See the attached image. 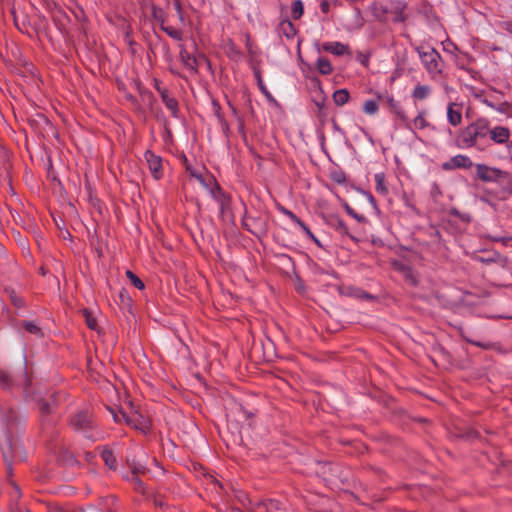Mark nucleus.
Segmentation results:
<instances>
[{
    "label": "nucleus",
    "instance_id": "1",
    "mask_svg": "<svg viewBox=\"0 0 512 512\" xmlns=\"http://www.w3.org/2000/svg\"><path fill=\"white\" fill-rule=\"evenodd\" d=\"M23 431L17 413L8 405L0 407V449L9 475H12V465L27 458L18 434Z\"/></svg>",
    "mask_w": 512,
    "mask_h": 512
},
{
    "label": "nucleus",
    "instance_id": "2",
    "mask_svg": "<svg viewBox=\"0 0 512 512\" xmlns=\"http://www.w3.org/2000/svg\"><path fill=\"white\" fill-rule=\"evenodd\" d=\"M488 132L489 120L478 118L459 132L457 146L462 149L474 147L478 140L484 139L488 135Z\"/></svg>",
    "mask_w": 512,
    "mask_h": 512
},
{
    "label": "nucleus",
    "instance_id": "3",
    "mask_svg": "<svg viewBox=\"0 0 512 512\" xmlns=\"http://www.w3.org/2000/svg\"><path fill=\"white\" fill-rule=\"evenodd\" d=\"M416 51L430 77L432 79L439 77L444 69V61L440 53L430 46H419Z\"/></svg>",
    "mask_w": 512,
    "mask_h": 512
},
{
    "label": "nucleus",
    "instance_id": "4",
    "mask_svg": "<svg viewBox=\"0 0 512 512\" xmlns=\"http://www.w3.org/2000/svg\"><path fill=\"white\" fill-rule=\"evenodd\" d=\"M71 428L81 433L86 439L96 441V425L91 412L86 410L77 411L70 419Z\"/></svg>",
    "mask_w": 512,
    "mask_h": 512
},
{
    "label": "nucleus",
    "instance_id": "5",
    "mask_svg": "<svg viewBox=\"0 0 512 512\" xmlns=\"http://www.w3.org/2000/svg\"><path fill=\"white\" fill-rule=\"evenodd\" d=\"M476 175L483 182L504 181L509 178L507 171L496 167H490L485 164H476Z\"/></svg>",
    "mask_w": 512,
    "mask_h": 512
},
{
    "label": "nucleus",
    "instance_id": "6",
    "mask_svg": "<svg viewBox=\"0 0 512 512\" xmlns=\"http://www.w3.org/2000/svg\"><path fill=\"white\" fill-rule=\"evenodd\" d=\"M30 384V380L26 374V372H23L17 377L11 378L10 374L0 369V385L4 389H11L14 386L21 387L23 389H26Z\"/></svg>",
    "mask_w": 512,
    "mask_h": 512
},
{
    "label": "nucleus",
    "instance_id": "7",
    "mask_svg": "<svg viewBox=\"0 0 512 512\" xmlns=\"http://www.w3.org/2000/svg\"><path fill=\"white\" fill-rule=\"evenodd\" d=\"M473 165L471 159L462 154L455 155L450 158L448 161L442 163L441 167L445 171H451L458 168L469 169Z\"/></svg>",
    "mask_w": 512,
    "mask_h": 512
},
{
    "label": "nucleus",
    "instance_id": "8",
    "mask_svg": "<svg viewBox=\"0 0 512 512\" xmlns=\"http://www.w3.org/2000/svg\"><path fill=\"white\" fill-rule=\"evenodd\" d=\"M145 159L153 178L159 180L162 177L161 157L148 150L145 152Z\"/></svg>",
    "mask_w": 512,
    "mask_h": 512
},
{
    "label": "nucleus",
    "instance_id": "9",
    "mask_svg": "<svg viewBox=\"0 0 512 512\" xmlns=\"http://www.w3.org/2000/svg\"><path fill=\"white\" fill-rule=\"evenodd\" d=\"M488 134L490 139L496 144H508L511 136L510 130L504 126H495L493 128L489 127Z\"/></svg>",
    "mask_w": 512,
    "mask_h": 512
},
{
    "label": "nucleus",
    "instance_id": "10",
    "mask_svg": "<svg viewBox=\"0 0 512 512\" xmlns=\"http://www.w3.org/2000/svg\"><path fill=\"white\" fill-rule=\"evenodd\" d=\"M322 50L336 56L350 55V48L347 44L338 41L325 42L322 44Z\"/></svg>",
    "mask_w": 512,
    "mask_h": 512
},
{
    "label": "nucleus",
    "instance_id": "11",
    "mask_svg": "<svg viewBox=\"0 0 512 512\" xmlns=\"http://www.w3.org/2000/svg\"><path fill=\"white\" fill-rule=\"evenodd\" d=\"M447 121L450 125L456 127L462 122V105L450 102L447 106Z\"/></svg>",
    "mask_w": 512,
    "mask_h": 512
},
{
    "label": "nucleus",
    "instance_id": "12",
    "mask_svg": "<svg viewBox=\"0 0 512 512\" xmlns=\"http://www.w3.org/2000/svg\"><path fill=\"white\" fill-rule=\"evenodd\" d=\"M180 60L182 64L191 72L196 73L198 71V63L195 56L187 51V49L181 45L180 46Z\"/></svg>",
    "mask_w": 512,
    "mask_h": 512
},
{
    "label": "nucleus",
    "instance_id": "13",
    "mask_svg": "<svg viewBox=\"0 0 512 512\" xmlns=\"http://www.w3.org/2000/svg\"><path fill=\"white\" fill-rule=\"evenodd\" d=\"M157 90L161 96V99L163 103L165 104L166 108L171 111V114L173 117H177L178 114V102L177 100L170 96L169 92L165 88L157 87Z\"/></svg>",
    "mask_w": 512,
    "mask_h": 512
},
{
    "label": "nucleus",
    "instance_id": "14",
    "mask_svg": "<svg viewBox=\"0 0 512 512\" xmlns=\"http://www.w3.org/2000/svg\"><path fill=\"white\" fill-rule=\"evenodd\" d=\"M386 102L388 106L390 107L391 111L405 124L406 127H410L409 125V118L403 111L400 104L394 99L393 96H387Z\"/></svg>",
    "mask_w": 512,
    "mask_h": 512
},
{
    "label": "nucleus",
    "instance_id": "15",
    "mask_svg": "<svg viewBox=\"0 0 512 512\" xmlns=\"http://www.w3.org/2000/svg\"><path fill=\"white\" fill-rule=\"evenodd\" d=\"M278 31L281 35L286 37L287 39H293L296 36L297 30L288 18H283L280 20L278 25Z\"/></svg>",
    "mask_w": 512,
    "mask_h": 512
},
{
    "label": "nucleus",
    "instance_id": "16",
    "mask_svg": "<svg viewBox=\"0 0 512 512\" xmlns=\"http://www.w3.org/2000/svg\"><path fill=\"white\" fill-rule=\"evenodd\" d=\"M391 9L395 13V22H404L407 19L405 14L406 3L401 0H391Z\"/></svg>",
    "mask_w": 512,
    "mask_h": 512
},
{
    "label": "nucleus",
    "instance_id": "17",
    "mask_svg": "<svg viewBox=\"0 0 512 512\" xmlns=\"http://www.w3.org/2000/svg\"><path fill=\"white\" fill-rule=\"evenodd\" d=\"M281 212H282V214L287 216L293 223H295V225H298L307 237H313V233L310 230V228L300 218H298L292 211H290L286 208H281Z\"/></svg>",
    "mask_w": 512,
    "mask_h": 512
},
{
    "label": "nucleus",
    "instance_id": "18",
    "mask_svg": "<svg viewBox=\"0 0 512 512\" xmlns=\"http://www.w3.org/2000/svg\"><path fill=\"white\" fill-rule=\"evenodd\" d=\"M425 116H426L425 110L419 111L417 116L413 120L409 119L410 127H408V128L411 130L412 129L422 130V129L427 128L429 126V122L426 120Z\"/></svg>",
    "mask_w": 512,
    "mask_h": 512
},
{
    "label": "nucleus",
    "instance_id": "19",
    "mask_svg": "<svg viewBox=\"0 0 512 512\" xmlns=\"http://www.w3.org/2000/svg\"><path fill=\"white\" fill-rule=\"evenodd\" d=\"M432 93V89L429 85L417 84L412 91V98L415 100H425Z\"/></svg>",
    "mask_w": 512,
    "mask_h": 512
},
{
    "label": "nucleus",
    "instance_id": "20",
    "mask_svg": "<svg viewBox=\"0 0 512 512\" xmlns=\"http://www.w3.org/2000/svg\"><path fill=\"white\" fill-rule=\"evenodd\" d=\"M374 180L375 190L382 196H387L389 194V189L385 181V174L383 172L376 173L374 175Z\"/></svg>",
    "mask_w": 512,
    "mask_h": 512
},
{
    "label": "nucleus",
    "instance_id": "21",
    "mask_svg": "<svg viewBox=\"0 0 512 512\" xmlns=\"http://www.w3.org/2000/svg\"><path fill=\"white\" fill-rule=\"evenodd\" d=\"M52 400L48 401L46 399H42L38 403L39 411L42 416H46L52 414L54 411V407L56 405V401L53 396L50 397Z\"/></svg>",
    "mask_w": 512,
    "mask_h": 512
},
{
    "label": "nucleus",
    "instance_id": "22",
    "mask_svg": "<svg viewBox=\"0 0 512 512\" xmlns=\"http://www.w3.org/2000/svg\"><path fill=\"white\" fill-rule=\"evenodd\" d=\"M317 70L322 75H330L333 72V66L329 59L325 57H319L316 62Z\"/></svg>",
    "mask_w": 512,
    "mask_h": 512
},
{
    "label": "nucleus",
    "instance_id": "23",
    "mask_svg": "<svg viewBox=\"0 0 512 512\" xmlns=\"http://www.w3.org/2000/svg\"><path fill=\"white\" fill-rule=\"evenodd\" d=\"M333 101L334 103L337 105V106H343L345 105L349 99H350V95H349V92L347 89H339V90H336L334 93H333Z\"/></svg>",
    "mask_w": 512,
    "mask_h": 512
},
{
    "label": "nucleus",
    "instance_id": "24",
    "mask_svg": "<svg viewBox=\"0 0 512 512\" xmlns=\"http://www.w3.org/2000/svg\"><path fill=\"white\" fill-rule=\"evenodd\" d=\"M101 457L103 459V461L105 462V464L110 468V469H113L115 470L117 468V461H116V458L113 454V452L108 449V448H104L101 452Z\"/></svg>",
    "mask_w": 512,
    "mask_h": 512
},
{
    "label": "nucleus",
    "instance_id": "25",
    "mask_svg": "<svg viewBox=\"0 0 512 512\" xmlns=\"http://www.w3.org/2000/svg\"><path fill=\"white\" fill-rule=\"evenodd\" d=\"M370 10L373 16L378 20H383L388 13V8L378 2L372 3Z\"/></svg>",
    "mask_w": 512,
    "mask_h": 512
},
{
    "label": "nucleus",
    "instance_id": "26",
    "mask_svg": "<svg viewBox=\"0 0 512 512\" xmlns=\"http://www.w3.org/2000/svg\"><path fill=\"white\" fill-rule=\"evenodd\" d=\"M22 326L27 332H29L30 334H32L38 338H41L44 336L42 329L35 322L23 321Z\"/></svg>",
    "mask_w": 512,
    "mask_h": 512
},
{
    "label": "nucleus",
    "instance_id": "27",
    "mask_svg": "<svg viewBox=\"0 0 512 512\" xmlns=\"http://www.w3.org/2000/svg\"><path fill=\"white\" fill-rule=\"evenodd\" d=\"M304 13V6L301 0H295L291 5V17L294 20H298L302 17Z\"/></svg>",
    "mask_w": 512,
    "mask_h": 512
},
{
    "label": "nucleus",
    "instance_id": "28",
    "mask_svg": "<svg viewBox=\"0 0 512 512\" xmlns=\"http://www.w3.org/2000/svg\"><path fill=\"white\" fill-rule=\"evenodd\" d=\"M379 110V105L377 100L369 99L366 100L363 104V112L367 115H375Z\"/></svg>",
    "mask_w": 512,
    "mask_h": 512
},
{
    "label": "nucleus",
    "instance_id": "29",
    "mask_svg": "<svg viewBox=\"0 0 512 512\" xmlns=\"http://www.w3.org/2000/svg\"><path fill=\"white\" fill-rule=\"evenodd\" d=\"M333 227L338 233H340L342 235H349L348 227H347L346 223L341 218H339V217L333 218Z\"/></svg>",
    "mask_w": 512,
    "mask_h": 512
},
{
    "label": "nucleus",
    "instance_id": "30",
    "mask_svg": "<svg viewBox=\"0 0 512 512\" xmlns=\"http://www.w3.org/2000/svg\"><path fill=\"white\" fill-rule=\"evenodd\" d=\"M82 314L85 318L87 326L92 330H96L98 328V324L93 314L88 309H83Z\"/></svg>",
    "mask_w": 512,
    "mask_h": 512
},
{
    "label": "nucleus",
    "instance_id": "31",
    "mask_svg": "<svg viewBox=\"0 0 512 512\" xmlns=\"http://www.w3.org/2000/svg\"><path fill=\"white\" fill-rule=\"evenodd\" d=\"M161 29L172 39L181 41L182 40V33L180 30L175 29L172 26H165L161 25Z\"/></svg>",
    "mask_w": 512,
    "mask_h": 512
},
{
    "label": "nucleus",
    "instance_id": "32",
    "mask_svg": "<svg viewBox=\"0 0 512 512\" xmlns=\"http://www.w3.org/2000/svg\"><path fill=\"white\" fill-rule=\"evenodd\" d=\"M126 276L130 280L131 284L134 287H136L137 289L143 290L145 288V285H144L143 281L136 274H134L132 271L127 270L126 271Z\"/></svg>",
    "mask_w": 512,
    "mask_h": 512
},
{
    "label": "nucleus",
    "instance_id": "33",
    "mask_svg": "<svg viewBox=\"0 0 512 512\" xmlns=\"http://www.w3.org/2000/svg\"><path fill=\"white\" fill-rule=\"evenodd\" d=\"M152 16L155 20L159 21L161 25L165 23V13L162 9L152 6Z\"/></svg>",
    "mask_w": 512,
    "mask_h": 512
},
{
    "label": "nucleus",
    "instance_id": "34",
    "mask_svg": "<svg viewBox=\"0 0 512 512\" xmlns=\"http://www.w3.org/2000/svg\"><path fill=\"white\" fill-rule=\"evenodd\" d=\"M131 482L134 485L136 491L144 493V483L139 477H137L136 475H132Z\"/></svg>",
    "mask_w": 512,
    "mask_h": 512
},
{
    "label": "nucleus",
    "instance_id": "35",
    "mask_svg": "<svg viewBox=\"0 0 512 512\" xmlns=\"http://www.w3.org/2000/svg\"><path fill=\"white\" fill-rule=\"evenodd\" d=\"M111 413L115 422H120L123 419L127 424L132 423V420L122 411H120L119 414H116L114 410H111Z\"/></svg>",
    "mask_w": 512,
    "mask_h": 512
},
{
    "label": "nucleus",
    "instance_id": "36",
    "mask_svg": "<svg viewBox=\"0 0 512 512\" xmlns=\"http://www.w3.org/2000/svg\"><path fill=\"white\" fill-rule=\"evenodd\" d=\"M173 5H174V8H175V10L177 12L179 21L182 24H184L185 19H184V15H183V12H182L180 1L179 0H173Z\"/></svg>",
    "mask_w": 512,
    "mask_h": 512
},
{
    "label": "nucleus",
    "instance_id": "37",
    "mask_svg": "<svg viewBox=\"0 0 512 512\" xmlns=\"http://www.w3.org/2000/svg\"><path fill=\"white\" fill-rule=\"evenodd\" d=\"M346 212L356 219L358 222H364L366 219L363 215L356 213L349 205H346Z\"/></svg>",
    "mask_w": 512,
    "mask_h": 512
},
{
    "label": "nucleus",
    "instance_id": "38",
    "mask_svg": "<svg viewBox=\"0 0 512 512\" xmlns=\"http://www.w3.org/2000/svg\"><path fill=\"white\" fill-rule=\"evenodd\" d=\"M255 77L257 79V83H258V86H259L260 90L264 94L269 95V92H268V90H267V88H266V86H265V84H264V82L262 80V77H261V74H260L259 71L255 72Z\"/></svg>",
    "mask_w": 512,
    "mask_h": 512
},
{
    "label": "nucleus",
    "instance_id": "39",
    "mask_svg": "<svg viewBox=\"0 0 512 512\" xmlns=\"http://www.w3.org/2000/svg\"><path fill=\"white\" fill-rule=\"evenodd\" d=\"M481 201L496 209V203L492 200L490 192H487L485 196L481 197Z\"/></svg>",
    "mask_w": 512,
    "mask_h": 512
},
{
    "label": "nucleus",
    "instance_id": "40",
    "mask_svg": "<svg viewBox=\"0 0 512 512\" xmlns=\"http://www.w3.org/2000/svg\"><path fill=\"white\" fill-rule=\"evenodd\" d=\"M191 176L194 177L202 186L208 187V185L205 182V179L201 173L192 171Z\"/></svg>",
    "mask_w": 512,
    "mask_h": 512
},
{
    "label": "nucleus",
    "instance_id": "41",
    "mask_svg": "<svg viewBox=\"0 0 512 512\" xmlns=\"http://www.w3.org/2000/svg\"><path fill=\"white\" fill-rule=\"evenodd\" d=\"M119 296H120V299H121V301H122L123 303H126V304H129V303H130L131 298H130V296L128 295L127 291L122 290V291L120 292Z\"/></svg>",
    "mask_w": 512,
    "mask_h": 512
},
{
    "label": "nucleus",
    "instance_id": "42",
    "mask_svg": "<svg viewBox=\"0 0 512 512\" xmlns=\"http://www.w3.org/2000/svg\"><path fill=\"white\" fill-rule=\"evenodd\" d=\"M320 9L324 14H327L330 10V4L327 0H322L320 3Z\"/></svg>",
    "mask_w": 512,
    "mask_h": 512
},
{
    "label": "nucleus",
    "instance_id": "43",
    "mask_svg": "<svg viewBox=\"0 0 512 512\" xmlns=\"http://www.w3.org/2000/svg\"><path fill=\"white\" fill-rule=\"evenodd\" d=\"M250 218H245L243 220V226L246 230H248L249 232L255 234V231L251 228V224L249 223L250 222Z\"/></svg>",
    "mask_w": 512,
    "mask_h": 512
},
{
    "label": "nucleus",
    "instance_id": "44",
    "mask_svg": "<svg viewBox=\"0 0 512 512\" xmlns=\"http://www.w3.org/2000/svg\"><path fill=\"white\" fill-rule=\"evenodd\" d=\"M496 241H501L506 246H512V237H502L495 239Z\"/></svg>",
    "mask_w": 512,
    "mask_h": 512
},
{
    "label": "nucleus",
    "instance_id": "45",
    "mask_svg": "<svg viewBox=\"0 0 512 512\" xmlns=\"http://www.w3.org/2000/svg\"><path fill=\"white\" fill-rule=\"evenodd\" d=\"M504 181H507V185L504 188V192H508L509 194L512 195V181L510 177L508 179H505Z\"/></svg>",
    "mask_w": 512,
    "mask_h": 512
},
{
    "label": "nucleus",
    "instance_id": "46",
    "mask_svg": "<svg viewBox=\"0 0 512 512\" xmlns=\"http://www.w3.org/2000/svg\"><path fill=\"white\" fill-rule=\"evenodd\" d=\"M506 107L507 105L506 104H501L499 106H495V110L498 111V112H501V113H505L506 112Z\"/></svg>",
    "mask_w": 512,
    "mask_h": 512
},
{
    "label": "nucleus",
    "instance_id": "47",
    "mask_svg": "<svg viewBox=\"0 0 512 512\" xmlns=\"http://www.w3.org/2000/svg\"><path fill=\"white\" fill-rule=\"evenodd\" d=\"M366 196H367V199H368L369 203L372 204L374 207H376V200L374 199L372 194L371 193H366Z\"/></svg>",
    "mask_w": 512,
    "mask_h": 512
},
{
    "label": "nucleus",
    "instance_id": "48",
    "mask_svg": "<svg viewBox=\"0 0 512 512\" xmlns=\"http://www.w3.org/2000/svg\"><path fill=\"white\" fill-rule=\"evenodd\" d=\"M482 103H484L485 105H487L490 108H493V109L495 108V105L492 102H490L488 99H483Z\"/></svg>",
    "mask_w": 512,
    "mask_h": 512
},
{
    "label": "nucleus",
    "instance_id": "49",
    "mask_svg": "<svg viewBox=\"0 0 512 512\" xmlns=\"http://www.w3.org/2000/svg\"><path fill=\"white\" fill-rule=\"evenodd\" d=\"M507 152H508L510 158L512 159V141L508 142V144H507Z\"/></svg>",
    "mask_w": 512,
    "mask_h": 512
},
{
    "label": "nucleus",
    "instance_id": "50",
    "mask_svg": "<svg viewBox=\"0 0 512 512\" xmlns=\"http://www.w3.org/2000/svg\"><path fill=\"white\" fill-rule=\"evenodd\" d=\"M12 300H13V303L16 306L20 307L22 305V300L21 299H18V298L15 297V298H12Z\"/></svg>",
    "mask_w": 512,
    "mask_h": 512
},
{
    "label": "nucleus",
    "instance_id": "51",
    "mask_svg": "<svg viewBox=\"0 0 512 512\" xmlns=\"http://www.w3.org/2000/svg\"><path fill=\"white\" fill-rule=\"evenodd\" d=\"M309 239L313 240L319 247H321V243L320 241L315 237V235L313 234V237H308Z\"/></svg>",
    "mask_w": 512,
    "mask_h": 512
},
{
    "label": "nucleus",
    "instance_id": "52",
    "mask_svg": "<svg viewBox=\"0 0 512 512\" xmlns=\"http://www.w3.org/2000/svg\"><path fill=\"white\" fill-rule=\"evenodd\" d=\"M154 503H155L156 506H159V507L163 506V502L162 501L155 500Z\"/></svg>",
    "mask_w": 512,
    "mask_h": 512
},
{
    "label": "nucleus",
    "instance_id": "53",
    "mask_svg": "<svg viewBox=\"0 0 512 512\" xmlns=\"http://www.w3.org/2000/svg\"><path fill=\"white\" fill-rule=\"evenodd\" d=\"M229 106H230V108H231V110H232L233 114H234V115H237V110H236V108H235V107H233L231 104H229Z\"/></svg>",
    "mask_w": 512,
    "mask_h": 512
},
{
    "label": "nucleus",
    "instance_id": "54",
    "mask_svg": "<svg viewBox=\"0 0 512 512\" xmlns=\"http://www.w3.org/2000/svg\"><path fill=\"white\" fill-rule=\"evenodd\" d=\"M355 13H356L357 15H360V14H361L360 9H359V8H355Z\"/></svg>",
    "mask_w": 512,
    "mask_h": 512
}]
</instances>
